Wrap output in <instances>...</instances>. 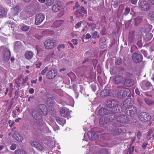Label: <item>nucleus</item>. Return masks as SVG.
Returning a JSON list of instances; mask_svg holds the SVG:
<instances>
[{
	"instance_id": "nucleus-18",
	"label": "nucleus",
	"mask_w": 154,
	"mask_h": 154,
	"mask_svg": "<svg viewBox=\"0 0 154 154\" xmlns=\"http://www.w3.org/2000/svg\"><path fill=\"white\" fill-rule=\"evenodd\" d=\"M115 107H114L111 109V113L114 114L115 113L120 112L121 111L123 110V107L117 104V105L115 106Z\"/></svg>"
},
{
	"instance_id": "nucleus-7",
	"label": "nucleus",
	"mask_w": 154,
	"mask_h": 154,
	"mask_svg": "<svg viewBox=\"0 0 154 154\" xmlns=\"http://www.w3.org/2000/svg\"><path fill=\"white\" fill-rule=\"evenodd\" d=\"M133 101L131 98L125 99L123 103V110L128 109L133 106Z\"/></svg>"
},
{
	"instance_id": "nucleus-41",
	"label": "nucleus",
	"mask_w": 154,
	"mask_h": 154,
	"mask_svg": "<svg viewBox=\"0 0 154 154\" xmlns=\"http://www.w3.org/2000/svg\"><path fill=\"white\" fill-rule=\"evenodd\" d=\"M130 11V8H129L126 7L125 8L123 14L125 15H127Z\"/></svg>"
},
{
	"instance_id": "nucleus-51",
	"label": "nucleus",
	"mask_w": 154,
	"mask_h": 154,
	"mask_svg": "<svg viewBox=\"0 0 154 154\" xmlns=\"http://www.w3.org/2000/svg\"><path fill=\"white\" fill-rule=\"evenodd\" d=\"M24 76L23 75H20L17 76L16 79L20 82L22 80Z\"/></svg>"
},
{
	"instance_id": "nucleus-62",
	"label": "nucleus",
	"mask_w": 154,
	"mask_h": 154,
	"mask_svg": "<svg viewBox=\"0 0 154 154\" xmlns=\"http://www.w3.org/2000/svg\"><path fill=\"white\" fill-rule=\"evenodd\" d=\"M85 37L86 39H88L91 37V36L90 34L88 33L86 35Z\"/></svg>"
},
{
	"instance_id": "nucleus-19",
	"label": "nucleus",
	"mask_w": 154,
	"mask_h": 154,
	"mask_svg": "<svg viewBox=\"0 0 154 154\" xmlns=\"http://www.w3.org/2000/svg\"><path fill=\"white\" fill-rule=\"evenodd\" d=\"M41 113L39 112L38 109H35L32 110V116L33 118L36 119H39L41 117Z\"/></svg>"
},
{
	"instance_id": "nucleus-34",
	"label": "nucleus",
	"mask_w": 154,
	"mask_h": 154,
	"mask_svg": "<svg viewBox=\"0 0 154 154\" xmlns=\"http://www.w3.org/2000/svg\"><path fill=\"white\" fill-rule=\"evenodd\" d=\"M87 24L91 28L92 30H94L96 28V25L94 23L88 22L87 23Z\"/></svg>"
},
{
	"instance_id": "nucleus-31",
	"label": "nucleus",
	"mask_w": 154,
	"mask_h": 154,
	"mask_svg": "<svg viewBox=\"0 0 154 154\" xmlns=\"http://www.w3.org/2000/svg\"><path fill=\"white\" fill-rule=\"evenodd\" d=\"M123 77L120 75L116 77L115 78V83L116 84L121 83L123 80Z\"/></svg>"
},
{
	"instance_id": "nucleus-1",
	"label": "nucleus",
	"mask_w": 154,
	"mask_h": 154,
	"mask_svg": "<svg viewBox=\"0 0 154 154\" xmlns=\"http://www.w3.org/2000/svg\"><path fill=\"white\" fill-rule=\"evenodd\" d=\"M112 123H110L107 125L106 129L107 130L110 131L111 134L113 135H118L121 134L123 131V129L121 128L116 127L113 128Z\"/></svg>"
},
{
	"instance_id": "nucleus-5",
	"label": "nucleus",
	"mask_w": 154,
	"mask_h": 154,
	"mask_svg": "<svg viewBox=\"0 0 154 154\" xmlns=\"http://www.w3.org/2000/svg\"><path fill=\"white\" fill-rule=\"evenodd\" d=\"M151 118L150 115L146 112H142L139 116V119L143 122L148 121L150 120Z\"/></svg>"
},
{
	"instance_id": "nucleus-64",
	"label": "nucleus",
	"mask_w": 154,
	"mask_h": 154,
	"mask_svg": "<svg viewBox=\"0 0 154 154\" xmlns=\"http://www.w3.org/2000/svg\"><path fill=\"white\" fill-rule=\"evenodd\" d=\"M72 42L74 45H76L78 43L77 41L74 39H73L72 41Z\"/></svg>"
},
{
	"instance_id": "nucleus-50",
	"label": "nucleus",
	"mask_w": 154,
	"mask_h": 154,
	"mask_svg": "<svg viewBox=\"0 0 154 154\" xmlns=\"http://www.w3.org/2000/svg\"><path fill=\"white\" fill-rule=\"evenodd\" d=\"M28 76H27L25 78H24L23 77V79H22L23 81L21 84L22 85H24L28 80Z\"/></svg>"
},
{
	"instance_id": "nucleus-37",
	"label": "nucleus",
	"mask_w": 154,
	"mask_h": 154,
	"mask_svg": "<svg viewBox=\"0 0 154 154\" xmlns=\"http://www.w3.org/2000/svg\"><path fill=\"white\" fill-rule=\"evenodd\" d=\"M15 154H27L26 152L22 149H18L15 151Z\"/></svg>"
},
{
	"instance_id": "nucleus-6",
	"label": "nucleus",
	"mask_w": 154,
	"mask_h": 154,
	"mask_svg": "<svg viewBox=\"0 0 154 154\" xmlns=\"http://www.w3.org/2000/svg\"><path fill=\"white\" fill-rule=\"evenodd\" d=\"M116 119L118 122L123 124H126L129 121L128 117L124 114L118 115Z\"/></svg>"
},
{
	"instance_id": "nucleus-24",
	"label": "nucleus",
	"mask_w": 154,
	"mask_h": 154,
	"mask_svg": "<svg viewBox=\"0 0 154 154\" xmlns=\"http://www.w3.org/2000/svg\"><path fill=\"white\" fill-rule=\"evenodd\" d=\"M134 84V81L131 79L125 80L123 85H124L127 87H131Z\"/></svg>"
},
{
	"instance_id": "nucleus-25",
	"label": "nucleus",
	"mask_w": 154,
	"mask_h": 154,
	"mask_svg": "<svg viewBox=\"0 0 154 154\" xmlns=\"http://www.w3.org/2000/svg\"><path fill=\"white\" fill-rule=\"evenodd\" d=\"M57 122L60 125L63 126L66 123V121L64 119L57 116L55 117Z\"/></svg>"
},
{
	"instance_id": "nucleus-8",
	"label": "nucleus",
	"mask_w": 154,
	"mask_h": 154,
	"mask_svg": "<svg viewBox=\"0 0 154 154\" xmlns=\"http://www.w3.org/2000/svg\"><path fill=\"white\" fill-rule=\"evenodd\" d=\"M137 108L134 106L128 109H125V113L129 116H133L137 114Z\"/></svg>"
},
{
	"instance_id": "nucleus-21",
	"label": "nucleus",
	"mask_w": 154,
	"mask_h": 154,
	"mask_svg": "<svg viewBox=\"0 0 154 154\" xmlns=\"http://www.w3.org/2000/svg\"><path fill=\"white\" fill-rule=\"evenodd\" d=\"M61 8L60 3L59 2H55L52 7V10L54 12L59 11Z\"/></svg>"
},
{
	"instance_id": "nucleus-53",
	"label": "nucleus",
	"mask_w": 154,
	"mask_h": 154,
	"mask_svg": "<svg viewBox=\"0 0 154 154\" xmlns=\"http://www.w3.org/2000/svg\"><path fill=\"white\" fill-rule=\"evenodd\" d=\"M148 16L152 18H154V11L150 12Z\"/></svg>"
},
{
	"instance_id": "nucleus-35",
	"label": "nucleus",
	"mask_w": 154,
	"mask_h": 154,
	"mask_svg": "<svg viewBox=\"0 0 154 154\" xmlns=\"http://www.w3.org/2000/svg\"><path fill=\"white\" fill-rule=\"evenodd\" d=\"M45 5L47 6H51L54 3V0H45Z\"/></svg>"
},
{
	"instance_id": "nucleus-30",
	"label": "nucleus",
	"mask_w": 154,
	"mask_h": 154,
	"mask_svg": "<svg viewBox=\"0 0 154 154\" xmlns=\"http://www.w3.org/2000/svg\"><path fill=\"white\" fill-rule=\"evenodd\" d=\"M105 117L102 116L99 119V124L100 126H102L104 125L107 123Z\"/></svg>"
},
{
	"instance_id": "nucleus-27",
	"label": "nucleus",
	"mask_w": 154,
	"mask_h": 154,
	"mask_svg": "<svg viewBox=\"0 0 154 154\" xmlns=\"http://www.w3.org/2000/svg\"><path fill=\"white\" fill-rule=\"evenodd\" d=\"M60 113L63 117H66L67 116V111L66 108H63L61 109L60 111Z\"/></svg>"
},
{
	"instance_id": "nucleus-33",
	"label": "nucleus",
	"mask_w": 154,
	"mask_h": 154,
	"mask_svg": "<svg viewBox=\"0 0 154 154\" xmlns=\"http://www.w3.org/2000/svg\"><path fill=\"white\" fill-rule=\"evenodd\" d=\"M145 103L148 105H151L153 104L154 102L153 100L150 99L145 98L144 99Z\"/></svg>"
},
{
	"instance_id": "nucleus-61",
	"label": "nucleus",
	"mask_w": 154,
	"mask_h": 154,
	"mask_svg": "<svg viewBox=\"0 0 154 154\" xmlns=\"http://www.w3.org/2000/svg\"><path fill=\"white\" fill-rule=\"evenodd\" d=\"M34 90L33 88H30L29 90V92L31 94H32L34 93Z\"/></svg>"
},
{
	"instance_id": "nucleus-59",
	"label": "nucleus",
	"mask_w": 154,
	"mask_h": 154,
	"mask_svg": "<svg viewBox=\"0 0 154 154\" xmlns=\"http://www.w3.org/2000/svg\"><path fill=\"white\" fill-rule=\"evenodd\" d=\"M146 27L148 28V29L147 30H146V31H147V32L150 31L152 28V26L150 25H149L147 26Z\"/></svg>"
},
{
	"instance_id": "nucleus-29",
	"label": "nucleus",
	"mask_w": 154,
	"mask_h": 154,
	"mask_svg": "<svg viewBox=\"0 0 154 154\" xmlns=\"http://www.w3.org/2000/svg\"><path fill=\"white\" fill-rule=\"evenodd\" d=\"M110 93L108 90H105L101 91L100 92V96L102 97L108 96L109 95Z\"/></svg>"
},
{
	"instance_id": "nucleus-44",
	"label": "nucleus",
	"mask_w": 154,
	"mask_h": 154,
	"mask_svg": "<svg viewBox=\"0 0 154 154\" xmlns=\"http://www.w3.org/2000/svg\"><path fill=\"white\" fill-rule=\"evenodd\" d=\"M141 22V20L140 17H137L135 19V25H137Z\"/></svg>"
},
{
	"instance_id": "nucleus-10",
	"label": "nucleus",
	"mask_w": 154,
	"mask_h": 154,
	"mask_svg": "<svg viewBox=\"0 0 154 154\" xmlns=\"http://www.w3.org/2000/svg\"><path fill=\"white\" fill-rule=\"evenodd\" d=\"M141 88L144 90H147L150 89L152 87V85L147 80L142 81L140 84Z\"/></svg>"
},
{
	"instance_id": "nucleus-14",
	"label": "nucleus",
	"mask_w": 154,
	"mask_h": 154,
	"mask_svg": "<svg viewBox=\"0 0 154 154\" xmlns=\"http://www.w3.org/2000/svg\"><path fill=\"white\" fill-rule=\"evenodd\" d=\"M118 103V101L117 100H109L107 101L106 104L107 106L109 108L108 109H110L111 111V109L113 107H115V106Z\"/></svg>"
},
{
	"instance_id": "nucleus-20",
	"label": "nucleus",
	"mask_w": 154,
	"mask_h": 154,
	"mask_svg": "<svg viewBox=\"0 0 154 154\" xmlns=\"http://www.w3.org/2000/svg\"><path fill=\"white\" fill-rule=\"evenodd\" d=\"M88 135L89 138L91 140H95L98 137V135L94 132L89 131L88 133Z\"/></svg>"
},
{
	"instance_id": "nucleus-15",
	"label": "nucleus",
	"mask_w": 154,
	"mask_h": 154,
	"mask_svg": "<svg viewBox=\"0 0 154 154\" xmlns=\"http://www.w3.org/2000/svg\"><path fill=\"white\" fill-rule=\"evenodd\" d=\"M37 107L39 112L41 114H46L48 111V109L46 106L43 104H40Z\"/></svg>"
},
{
	"instance_id": "nucleus-63",
	"label": "nucleus",
	"mask_w": 154,
	"mask_h": 154,
	"mask_svg": "<svg viewBox=\"0 0 154 154\" xmlns=\"http://www.w3.org/2000/svg\"><path fill=\"white\" fill-rule=\"evenodd\" d=\"M136 48V47L135 46H133L132 47H131V52H133L134 51V49H135Z\"/></svg>"
},
{
	"instance_id": "nucleus-22",
	"label": "nucleus",
	"mask_w": 154,
	"mask_h": 154,
	"mask_svg": "<svg viewBox=\"0 0 154 154\" xmlns=\"http://www.w3.org/2000/svg\"><path fill=\"white\" fill-rule=\"evenodd\" d=\"M33 52L30 51H26L24 54L25 58L28 60L31 59L33 57Z\"/></svg>"
},
{
	"instance_id": "nucleus-4",
	"label": "nucleus",
	"mask_w": 154,
	"mask_h": 154,
	"mask_svg": "<svg viewBox=\"0 0 154 154\" xmlns=\"http://www.w3.org/2000/svg\"><path fill=\"white\" fill-rule=\"evenodd\" d=\"M44 46L46 49L51 50L55 47L56 43L52 39H48L44 42Z\"/></svg>"
},
{
	"instance_id": "nucleus-26",
	"label": "nucleus",
	"mask_w": 154,
	"mask_h": 154,
	"mask_svg": "<svg viewBox=\"0 0 154 154\" xmlns=\"http://www.w3.org/2000/svg\"><path fill=\"white\" fill-rule=\"evenodd\" d=\"M7 14V11L3 7H0V18L5 16Z\"/></svg>"
},
{
	"instance_id": "nucleus-17",
	"label": "nucleus",
	"mask_w": 154,
	"mask_h": 154,
	"mask_svg": "<svg viewBox=\"0 0 154 154\" xmlns=\"http://www.w3.org/2000/svg\"><path fill=\"white\" fill-rule=\"evenodd\" d=\"M111 113L110 109L104 107H102L100 109L99 114L100 115H107Z\"/></svg>"
},
{
	"instance_id": "nucleus-32",
	"label": "nucleus",
	"mask_w": 154,
	"mask_h": 154,
	"mask_svg": "<svg viewBox=\"0 0 154 154\" xmlns=\"http://www.w3.org/2000/svg\"><path fill=\"white\" fill-rule=\"evenodd\" d=\"M35 148L41 152L43 151L45 149L43 146L40 144L39 143L37 144V145L35 147Z\"/></svg>"
},
{
	"instance_id": "nucleus-55",
	"label": "nucleus",
	"mask_w": 154,
	"mask_h": 154,
	"mask_svg": "<svg viewBox=\"0 0 154 154\" xmlns=\"http://www.w3.org/2000/svg\"><path fill=\"white\" fill-rule=\"evenodd\" d=\"M82 23V21H80L79 22H78L75 25V27L76 28H79L80 27V26L81 25Z\"/></svg>"
},
{
	"instance_id": "nucleus-60",
	"label": "nucleus",
	"mask_w": 154,
	"mask_h": 154,
	"mask_svg": "<svg viewBox=\"0 0 154 154\" xmlns=\"http://www.w3.org/2000/svg\"><path fill=\"white\" fill-rule=\"evenodd\" d=\"M147 144H148L147 142H144L143 143V145H142L143 148V149H145L146 148V146L147 145Z\"/></svg>"
},
{
	"instance_id": "nucleus-56",
	"label": "nucleus",
	"mask_w": 154,
	"mask_h": 154,
	"mask_svg": "<svg viewBox=\"0 0 154 154\" xmlns=\"http://www.w3.org/2000/svg\"><path fill=\"white\" fill-rule=\"evenodd\" d=\"M97 35V32L96 31L94 32L92 35V37L93 38H95Z\"/></svg>"
},
{
	"instance_id": "nucleus-3",
	"label": "nucleus",
	"mask_w": 154,
	"mask_h": 154,
	"mask_svg": "<svg viewBox=\"0 0 154 154\" xmlns=\"http://www.w3.org/2000/svg\"><path fill=\"white\" fill-rule=\"evenodd\" d=\"M1 48L3 50L2 58L3 60L6 62H8L11 57V53L10 50L8 48H5L4 46L1 47Z\"/></svg>"
},
{
	"instance_id": "nucleus-23",
	"label": "nucleus",
	"mask_w": 154,
	"mask_h": 154,
	"mask_svg": "<svg viewBox=\"0 0 154 154\" xmlns=\"http://www.w3.org/2000/svg\"><path fill=\"white\" fill-rule=\"evenodd\" d=\"M64 24L63 20H58L56 21L54 23L52 27L54 28H57L60 27Z\"/></svg>"
},
{
	"instance_id": "nucleus-42",
	"label": "nucleus",
	"mask_w": 154,
	"mask_h": 154,
	"mask_svg": "<svg viewBox=\"0 0 154 154\" xmlns=\"http://www.w3.org/2000/svg\"><path fill=\"white\" fill-rule=\"evenodd\" d=\"M152 131H149L148 132V133L147 136V138L148 140H150L152 137Z\"/></svg>"
},
{
	"instance_id": "nucleus-57",
	"label": "nucleus",
	"mask_w": 154,
	"mask_h": 154,
	"mask_svg": "<svg viewBox=\"0 0 154 154\" xmlns=\"http://www.w3.org/2000/svg\"><path fill=\"white\" fill-rule=\"evenodd\" d=\"M16 145L15 144L12 145L11 146L10 149L12 150H14L16 148Z\"/></svg>"
},
{
	"instance_id": "nucleus-48",
	"label": "nucleus",
	"mask_w": 154,
	"mask_h": 154,
	"mask_svg": "<svg viewBox=\"0 0 154 154\" xmlns=\"http://www.w3.org/2000/svg\"><path fill=\"white\" fill-rule=\"evenodd\" d=\"M137 101L140 105L142 104L143 103V100L140 96L138 97L137 98Z\"/></svg>"
},
{
	"instance_id": "nucleus-45",
	"label": "nucleus",
	"mask_w": 154,
	"mask_h": 154,
	"mask_svg": "<svg viewBox=\"0 0 154 154\" xmlns=\"http://www.w3.org/2000/svg\"><path fill=\"white\" fill-rule=\"evenodd\" d=\"M65 45L64 44H60L57 46V48L59 51H60L62 48L64 49L65 48Z\"/></svg>"
},
{
	"instance_id": "nucleus-13",
	"label": "nucleus",
	"mask_w": 154,
	"mask_h": 154,
	"mask_svg": "<svg viewBox=\"0 0 154 154\" xmlns=\"http://www.w3.org/2000/svg\"><path fill=\"white\" fill-rule=\"evenodd\" d=\"M45 18V16L42 14H39L36 15L35 23L36 25H39L41 23Z\"/></svg>"
},
{
	"instance_id": "nucleus-43",
	"label": "nucleus",
	"mask_w": 154,
	"mask_h": 154,
	"mask_svg": "<svg viewBox=\"0 0 154 154\" xmlns=\"http://www.w3.org/2000/svg\"><path fill=\"white\" fill-rule=\"evenodd\" d=\"M38 143H39L36 141H33L31 142V144L32 146L35 148Z\"/></svg>"
},
{
	"instance_id": "nucleus-40",
	"label": "nucleus",
	"mask_w": 154,
	"mask_h": 154,
	"mask_svg": "<svg viewBox=\"0 0 154 154\" xmlns=\"http://www.w3.org/2000/svg\"><path fill=\"white\" fill-rule=\"evenodd\" d=\"M21 29L23 31L26 32L29 30V28L28 26L24 25L21 27Z\"/></svg>"
},
{
	"instance_id": "nucleus-52",
	"label": "nucleus",
	"mask_w": 154,
	"mask_h": 154,
	"mask_svg": "<svg viewBox=\"0 0 154 154\" xmlns=\"http://www.w3.org/2000/svg\"><path fill=\"white\" fill-rule=\"evenodd\" d=\"M42 62L41 61H39L35 64L36 67L37 69H39L40 68V66L42 65Z\"/></svg>"
},
{
	"instance_id": "nucleus-2",
	"label": "nucleus",
	"mask_w": 154,
	"mask_h": 154,
	"mask_svg": "<svg viewBox=\"0 0 154 154\" xmlns=\"http://www.w3.org/2000/svg\"><path fill=\"white\" fill-rule=\"evenodd\" d=\"M117 91V97L121 99L125 97L128 95L129 90L128 88H122L121 89H118Z\"/></svg>"
},
{
	"instance_id": "nucleus-58",
	"label": "nucleus",
	"mask_w": 154,
	"mask_h": 154,
	"mask_svg": "<svg viewBox=\"0 0 154 154\" xmlns=\"http://www.w3.org/2000/svg\"><path fill=\"white\" fill-rule=\"evenodd\" d=\"M146 36L148 38H149L148 40H149L150 39H151V38H152V34L149 33V34H146Z\"/></svg>"
},
{
	"instance_id": "nucleus-54",
	"label": "nucleus",
	"mask_w": 154,
	"mask_h": 154,
	"mask_svg": "<svg viewBox=\"0 0 154 154\" xmlns=\"http://www.w3.org/2000/svg\"><path fill=\"white\" fill-rule=\"evenodd\" d=\"M137 138L139 139H140L142 136V134L140 132V131H139L137 132Z\"/></svg>"
},
{
	"instance_id": "nucleus-11",
	"label": "nucleus",
	"mask_w": 154,
	"mask_h": 154,
	"mask_svg": "<svg viewBox=\"0 0 154 154\" xmlns=\"http://www.w3.org/2000/svg\"><path fill=\"white\" fill-rule=\"evenodd\" d=\"M57 73V71L55 69H51L49 70L46 74L47 78L49 79H52L54 78Z\"/></svg>"
},
{
	"instance_id": "nucleus-46",
	"label": "nucleus",
	"mask_w": 154,
	"mask_h": 154,
	"mask_svg": "<svg viewBox=\"0 0 154 154\" xmlns=\"http://www.w3.org/2000/svg\"><path fill=\"white\" fill-rule=\"evenodd\" d=\"M48 67L47 66L46 67L45 69L42 71L41 74H40L41 75V74L42 75H44L45 74L47 71L48 70Z\"/></svg>"
},
{
	"instance_id": "nucleus-12",
	"label": "nucleus",
	"mask_w": 154,
	"mask_h": 154,
	"mask_svg": "<svg viewBox=\"0 0 154 154\" xmlns=\"http://www.w3.org/2000/svg\"><path fill=\"white\" fill-rule=\"evenodd\" d=\"M132 59L134 62L138 63L142 61L143 57L140 54L134 53L132 55Z\"/></svg>"
},
{
	"instance_id": "nucleus-28",
	"label": "nucleus",
	"mask_w": 154,
	"mask_h": 154,
	"mask_svg": "<svg viewBox=\"0 0 154 154\" xmlns=\"http://www.w3.org/2000/svg\"><path fill=\"white\" fill-rule=\"evenodd\" d=\"M110 115L109 116H108L107 117H105L106 121H107V122L108 123L109 122H112L114 118V114L112 113H110Z\"/></svg>"
},
{
	"instance_id": "nucleus-36",
	"label": "nucleus",
	"mask_w": 154,
	"mask_h": 154,
	"mask_svg": "<svg viewBox=\"0 0 154 154\" xmlns=\"http://www.w3.org/2000/svg\"><path fill=\"white\" fill-rule=\"evenodd\" d=\"M134 37L133 35L131 33H130L128 37V41L130 43L132 42L134 40Z\"/></svg>"
},
{
	"instance_id": "nucleus-49",
	"label": "nucleus",
	"mask_w": 154,
	"mask_h": 154,
	"mask_svg": "<svg viewBox=\"0 0 154 154\" xmlns=\"http://www.w3.org/2000/svg\"><path fill=\"white\" fill-rule=\"evenodd\" d=\"M15 84L16 85V87L19 88L20 87L21 83L16 79L15 80Z\"/></svg>"
},
{
	"instance_id": "nucleus-16",
	"label": "nucleus",
	"mask_w": 154,
	"mask_h": 154,
	"mask_svg": "<svg viewBox=\"0 0 154 154\" xmlns=\"http://www.w3.org/2000/svg\"><path fill=\"white\" fill-rule=\"evenodd\" d=\"M140 8L141 10L147 11L149 9V6L146 1H141L139 4Z\"/></svg>"
},
{
	"instance_id": "nucleus-39",
	"label": "nucleus",
	"mask_w": 154,
	"mask_h": 154,
	"mask_svg": "<svg viewBox=\"0 0 154 154\" xmlns=\"http://www.w3.org/2000/svg\"><path fill=\"white\" fill-rule=\"evenodd\" d=\"M15 139L19 142H22L23 139V137L22 136L17 134L16 137H15Z\"/></svg>"
},
{
	"instance_id": "nucleus-47",
	"label": "nucleus",
	"mask_w": 154,
	"mask_h": 154,
	"mask_svg": "<svg viewBox=\"0 0 154 154\" xmlns=\"http://www.w3.org/2000/svg\"><path fill=\"white\" fill-rule=\"evenodd\" d=\"M122 62V60L120 58H118L116 60V63L117 65L121 64Z\"/></svg>"
},
{
	"instance_id": "nucleus-38",
	"label": "nucleus",
	"mask_w": 154,
	"mask_h": 154,
	"mask_svg": "<svg viewBox=\"0 0 154 154\" xmlns=\"http://www.w3.org/2000/svg\"><path fill=\"white\" fill-rule=\"evenodd\" d=\"M14 13L17 14L20 11V8L18 6H16L13 8Z\"/></svg>"
},
{
	"instance_id": "nucleus-9",
	"label": "nucleus",
	"mask_w": 154,
	"mask_h": 154,
	"mask_svg": "<svg viewBox=\"0 0 154 154\" xmlns=\"http://www.w3.org/2000/svg\"><path fill=\"white\" fill-rule=\"evenodd\" d=\"M87 11L82 6H81L75 12H74V14L77 17H80L84 16V14H87Z\"/></svg>"
}]
</instances>
